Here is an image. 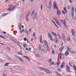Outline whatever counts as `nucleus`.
I'll return each instance as SVG.
<instances>
[{"label":"nucleus","mask_w":76,"mask_h":76,"mask_svg":"<svg viewBox=\"0 0 76 76\" xmlns=\"http://www.w3.org/2000/svg\"><path fill=\"white\" fill-rule=\"evenodd\" d=\"M53 6L54 8L56 9V10H57L56 12L57 15L58 16H60L61 14V13H60V10H58V6H57V3H56L55 1L53 2Z\"/></svg>","instance_id":"f257e3e1"},{"label":"nucleus","mask_w":76,"mask_h":76,"mask_svg":"<svg viewBox=\"0 0 76 76\" xmlns=\"http://www.w3.org/2000/svg\"><path fill=\"white\" fill-rule=\"evenodd\" d=\"M60 22L61 23H63L66 29H67V25H66V20L65 19H64V20H63L62 19L60 20Z\"/></svg>","instance_id":"f03ea898"},{"label":"nucleus","mask_w":76,"mask_h":76,"mask_svg":"<svg viewBox=\"0 0 76 76\" xmlns=\"http://www.w3.org/2000/svg\"><path fill=\"white\" fill-rule=\"evenodd\" d=\"M40 69H41V70H45V72H46L47 73H48V74H51V72L48 69H47V68H44L42 67L40 68Z\"/></svg>","instance_id":"7ed1b4c3"},{"label":"nucleus","mask_w":76,"mask_h":76,"mask_svg":"<svg viewBox=\"0 0 76 76\" xmlns=\"http://www.w3.org/2000/svg\"><path fill=\"white\" fill-rule=\"evenodd\" d=\"M67 51H68L69 52H70L72 54H75L76 53L75 52H74L73 50L71 49L70 48V47H67Z\"/></svg>","instance_id":"20e7f679"},{"label":"nucleus","mask_w":76,"mask_h":76,"mask_svg":"<svg viewBox=\"0 0 76 76\" xmlns=\"http://www.w3.org/2000/svg\"><path fill=\"white\" fill-rule=\"evenodd\" d=\"M37 16H38V14L37 13H35L33 15V20H34V19H35L36 18H37Z\"/></svg>","instance_id":"39448f33"},{"label":"nucleus","mask_w":76,"mask_h":76,"mask_svg":"<svg viewBox=\"0 0 76 76\" xmlns=\"http://www.w3.org/2000/svg\"><path fill=\"white\" fill-rule=\"evenodd\" d=\"M51 4H52L51 1V0L49 3V4L48 6H47V4H46V6L47 7L48 9H51Z\"/></svg>","instance_id":"423d86ee"},{"label":"nucleus","mask_w":76,"mask_h":76,"mask_svg":"<svg viewBox=\"0 0 76 76\" xmlns=\"http://www.w3.org/2000/svg\"><path fill=\"white\" fill-rule=\"evenodd\" d=\"M30 13V11H29L28 13H27L26 15V20L27 22H28V17Z\"/></svg>","instance_id":"0eeeda50"},{"label":"nucleus","mask_w":76,"mask_h":76,"mask_svg":"<svg viewBox=\"0 0 76 76\" xmlns=\"http://www.w3.org/2000/svg\"><path fill=\"white\" fill-rule=\"evenodd\" d=\"M48 35L49 38L50 39V40H51V41H53L54 40H53V39L52 38V36H51V34L50 33H48Z\"/></svg>","instance_id":"6e6552de"},{"label":"nucleus","mask_w":76,"mask_h":76,"mask_svg":"<svg viewBox=\"0 0 76 76\" xmlns=\"http://www.w3.org/2000/svg\"><path fill=\"white\" fill-rule=\"evenodd\" d=\"M66 70H67L68 72H70V68H69V66H68V65H66Z\"/></svg>","instance_id":"1a4fd4ad"},{"label":"nucleus","mask_w":76,"mask_h":76,"mask_svg":"<svg viewBox=\"0 0 76 76\" xmlns=\"http://www.w3.org/2000/svg\"><path fill=\"white\" fill-rule=\"evenodd\" d=\"M51 34L52 35H53V36H54V37H57V34L53 31H52L51 32Z\"/></svg>","instance_id":"9d476101"},{"label":"nucleus","mask_w":76,"mask_h":76,"mask_svg":"<svg viewBox=\"0 0 76 76\" xmlns=\"http://www.w3.org/2000/svg\"><path fill=\"white\" fill-rule=\"evenodd\" d=\"M43 42L45 44V45L46 46L48 45V42L47 41L43 40Z\"/></svg>","instance_id":"9b49d317"},{"label":"nucleus","mask_w":76,"mask_h":76,"mask_svg":"<svg viewBox=\"0 0 76 76\" xmlns=\"http://www.w3.org/2000/svg\"><path fill=\"white\" fill-rule=\"evenodd\" d=\"M65 65L64 62H62L61 65V68H63L64 67Z\"/></svg>","instance_id":"f8f14e48"},{"label":"nucleus","mask_w":76,"mask_h":76,"mask_svg":"<svg viewBox=\"0 0 76 76\" xmlns=\"http://www.w3.org/2000/svg\"><path fill=\"white\" fill-rule=\"evenodd\" d=\"M71 32H72V33L73 34V37H75V34H74V33H76L75 31L73 30V29L71 30Z\"/></svg>","instance_id":"ddd939ff"},{"label":"nucleus","mask_w":76,"mask_h":76,"mask_svg":"<svg viewBox=\"0 0 76 76\" xmlns=\"http://www.w3.org/2000/svg\"><path fill=\"white\" fill-rule=\"evenodd\" d=\"M64 46H62L61 47V48H60V49H59L60 51L61 52V51H63V50H64Z\"/></svg>","instance_id":"4468645a"},{"label":"nucleus","mask_w":76,"mask_h":76,"mask_svg":"<svg viewBox=\"0 0 76 76\" xmlns=\"http://www.w3.org/2000/svg\"><path fill=\"white\" fill-rule=\"evenodd\" d=\"M69 53L68 52H66L65 53H64V56H67L69 55Z\"/></svg>","instance_id":"2eb2a0df"},{"label":"nucleus","mask_w":76,"mask_h":76,"mask_svg":"<svg viewBox=\"0 0 76 76\" xmlns=\"http://www.w3.org/2000/svg\"><path fill=\"white\" fill-rule=\"evenodd\" d=\"M23 57L25 58H26V59H27V60H30V59L29 58V57H28V56H23Z\"/></svg>","instance_id":"dca6fc26"},{"label":"nucleus","mask_w":76,"mask_h":76,"mask_svg":"<svg viewBox=\"0 0 76 76\" xmlns=\"http://www.w3.org/2000/svg\"><path fill=\"white\" fill-rule=\"evenodd\" d=\"M47 51H50V48H49V47L48 45H47Z\"/></svg>","instance_id":"f3484780"},{"label":"nucleus","mask_w":76,"mask_h":76,"mask_svg":"<svg viewBox=\"0 0 76 76\" xmlns=\"http://www.w3.org/2000/svg\"><path fill=\"white\" fill-rule=\"evenodd\" d=\"M72 10H71V12H73V11L75 12V9L73 8V7H72Z\"/></svg>","instance_id":"a211bd4d"},{"label":"nucleus","mask_w":76,"mask_h":76,"mask_svg":"<svg viewBox=\"0 0 76 76\" xmlns=\"http://www.w3.org/2000/svg\"><path fill=\"white\" fill-rule=\"evenodd\" d=\"M59 58L60 60H61V53H60L59 54Z\"/></svg>","instance_id":"6ab92c4d"},{"label":"nucleus","mask_w":76,"mask_h":76,"mask_svg":"<svg viewBox=\"0 0 76 76\" xmlns=\"http://www.w3.org/2000/svg\"><path fill=\"white\" fill-rule=\"evenodd\" d=\"M56 74L57 75V76H61V75L59 74V73L57 72H56Z\"/></svg>","instance_id":"aec40b11"},{"label":"nucleus","mask_w":76,"mask_h":76,"mask_svg":"<svg viewBox=\"0 0 76 76\" xmlns=\"http://www.w3.org/2000/svg\"><path fill=\"white\" fill-rule=\"evenodd\" d=\"M73 67H74V70L75 72H76V66L75 65H73Z\"/></svg>","instance_id":"412c9836"},{"label":"nucleus","mask_w":76,"mask_h":76,"mask_svg":"<svg viewBox=\"0 0 76 76\" xmlns=\"http://www.w3.org/2000/svg\"><path fill=\"white\" fill-rule=\"evenodd\" d=\"M16 7H17V6H15V7H13V8H12V9H11V10H12V11L14 10H15V8H16Z\"/></svg>","instance_id":"4be33fe9"},{"label":"nucleus","mask_w":76,"mask_h":76,"mask_svg":"<svg viewBox=\"0 0 76 76\" xmlns=\"http://www.w3.org/2000/svg\"><path fill=\"white\" fill-rule=\"evenodd\" d=\"M54 42L56 43H58V39L57 38H56L54 40Z\"/></svg>","instance_id":"5701e85b"},{"label":"nucleus","mask_w":76,"mask_h":76,"mask_svg":"<svg viewBox=\"0 0 76 76\" xmlns=\"http://www.w3.org/2000/svg\"><path fill=\"white\" fill-rule=\"evenodd\" d=\"M65 12L66 13H67V10H66V7H64L63 8Z\"/></svg>","instance_id":"b1692460"},{"label":"nucleus","mask_w":76,"mask_h":76,"mask_svg":"<svg viewBox=\"0 0 76 76\" xmlns=\"http://www.w3.org/2000/svg\"><path fill=\"white\" fill-rule=\"evenodd\" d=\"M57 24H58L59 26H61V25H60V22H59L58 21L56 22Z\"/></svg>","instance_id":"393cba45"},{"label":"nucleus","mask_w":76,"mask_h":76,"mask_svg":"<svg viewBox=\"0 0 76 76\" xmlns=\"http://www.w3.org/2000/svg\"><path fill=\"white\" fill-rule=\"evenodd\" d=\"M23 46L24 47V48H25L26 47H27V45H26V44H23Z\"/></svg>","instance_id":"a878e982"},{"label":"nucleus","mask_w":76,"mask_h":76,"mask_svg":"<svg viewBox=\"0 0 76 76\" xmlns=\"http://www.w3.org/2000/svg\"><path fill=\"white\" fill-rule=\"evenodd\" d=\"M9 65V63H6L5 64V66H8Z\"/></svg>","instance_id":"bb28decb"},{"label":"nucleus","mask_w":76,"mask_h":76,"mask_svg":"<svg viewBox=\"0 0 76 76\" xmlns=\"http://www.w3.org/2000/svg\"><path fill=\"white\" fill-rule=\"evenodd\" d=\"M53 19L57 22V19L55 17H53Z\"/></svg>","instance_id":"cd10ccee"},{"label":"nucleus","mask_w":76,"mask_h":76,"mask_svg":"<svg viewBox=\"0 0 76 76\" xmlns=\"http://www.w3.org/2000/svg\"><path fill=\"white\" fill-rule=\"evenodd\" d=\"M67 40L68 41H70V38L69 37H68L67 38Z\"/></svg>","instance_id":"c85d7f7f"},{"label":"nucleus","mask_w":76,"mask_h":76,"mask_svg":"<svg viewBox=\"0 0 76 76\" xmlns=\"http://www.w3.org/2000/svg\"><path fill=\"white\" fill-rule=\"evenodd\" d=\"M39 49L40 50H41V45L39 44Z\"/></svg>","instance_id":"c756f323"},{"label":"nucleus","mask_w":76,"mask_h":76,"mask_svg":"<svg viewBox=\"0 0 76 76\" xmlns=\"http://www.w3.org/2000/svg\"><path fill=\"white\" fill-rule=\"evenodd\" d=\"M17 44H18V45H19V46H20V48H22V47L21 46V45H20V43H19L17 42Z\"/></svg>","instance_id":"7c9ffc66"},{"label":"nucleus","mask_w":76,"mask_h":76,"mask_svg":"<svg viewBox=\"0 0 76 76\" xmlns=\"http://www.w3.org/2000/svg\"><path fill=\"white\" fill-rule=\"evenodd\" d=\"M35 56H36L37 57H40V56L37 54H36Z\"/></svg>","instance_id":"2f4dec72"},{"label":"nucleus","mask_w":76,"mask_h":76,"mask_svg":"<svg viewBox=\"0 0 76 76\" xmlns=\"http://www.w3.org/2000/svg\"><path fill=\"white\" fill-rule=\"evenodd\" d=\"M48 62H49V63H51V62H52V61H51V58H50L49 59V61H48Z\"/></svg>","instance_id":"473e14b6"},{"label":"nucleus","mask_w":76,"mask_h":76,"mask_svg":"<svg viewBox=\"0 0 76 76\" xmlns=\"http://www.w3.org/2000/svg\"><path fill=\"white\" fill-rule=\"evenodd\" d=\"M62 38H65V35H64V34L62 33Z\"/></svg>","instance_id":"72a5a7b5"},{"label":"nucleus","mask_w":76,"mask_h":76,"mask_svg":"<svg viewBox=\"0 0 76 76\" xmlns=\"http://www.w3.org/2000/svg\"><path fill=\"white\" fill-rule=\"evenodd\" d=\"M71 13L72 17H73V16H74V13H73V12H71Z\"/></svg>","instance_id":"f704fd0d"},{"label":"nucleus","mask_w":76,"mask_h":76,"mask_svg":"<svg viewBox=\"0 0 76 76\" xmlns=\"http://www.w3.org/2000/svg\"><path fill=\"white\" fill-rule=\"evenodd\" d=\"M0 37L2 38L3 39H5V37H3V36H1V35H0Z\"/></svg>","instance_id":"c9c22d12"},{"label":"nucleus","mask_w":76,"mask_h":76,"mask_svg":"<svg viewBox=\"0 0 76 76\" xmlns=\"http://www.w3.org/2000/svg\"><path fill=\"white\" fill-rule=\"evenodd\" d=\"M8 59L9 60H12V58H10V57H8Z\"/></svg>","instance_id":"e433bc0d"},{"label":"nucleus","mask_w":76,"mask_h":76,"mask_svg":"<svg viewBox=\"0 0 76 76\" xmlns=\"http://www.w3.org/2000/svg\"><path fill=\"white\" fill-rule=\"evenodd\" d=\"M43 1L45 2V3L46 6H47V1H46V0H43Z\"/></svg>","instance_id":"4c0bfd02"},{"label":"nucleus","mask_w":76,"mask_h":76,"mask_svg":"<svg viewBox=\"0 0 76 76\" xmlns=\"http://www.w3.org/2000/svg\"><path fill=\"white\" fill-rule=\"evenodd\" d=\"M12 6H13V4H10V6H9V7H12Z\"/></svg>","instance_id":"58836bf2"},{"label":"nucleus","mask_w":76,"mask_h":76,"mask_svg":"<svg viewBox=\"0 0 76 76\" xmlns=\"http://www.w3.org/2000/svg\"><path fill=\"white\" fill-rule=\"evenodd\" d=\"M25 32H26V34H28V31H27V30H26Z\"/></svg>","instance_id":"ea45409f"},{"label":"nucleus","mask_w":76,"mask_h":76,"mask_svg":"<svg viewBox=\"0 0 76 76\" xmlns=\"http://www.w3.org/2000/svg\"><path fill=\"white\" fill-rule=\"evenodd\" d=\"M19 60H20L21 61H22V62H23V60H22V59L21 58H19Z\"/></svg>","instance_id":"a19ab883"},{"label":"nucleus","mask_w":76,"mask_h":76,"mask_svg":"<svg viewBox=\"0 0 76 76\" xmlns=\"http://www.w3.org/2000/svg\"><path fill=\"white\" fill-rule=\"evenodd\" d=\"M17 54H19V55H22V53L20 52H18L17 53Z\"/></svg>","instance_id":"79ce46f5"},{"label":"nucleus","mask_w":76,"mask_h":76,"mask_svg":"<svg viewBox=\"0 0 76 76\" xmlns=\"http://www.w3.org/2000/svg\"><path fill=\"white\" fill-rule=\"evenodd\" d=\"M42 36H40L39 37L40 40H42Z\"/></svg>","instance_id":"37998d69"},{"label":"nucleus","mask_w":76,"mask_h":76,"mask_svg":"<svg viewBox=\"0 0 76 76\" xmlns=\"http://www.w3.org/2000/svg\"><path fill=\"white\" fill-rule=\"evenodd\" d=\"M62 13L63 14H64V15H66V12H64V10L62 11Z\"/></svg>","instance_id":"c03bdc74"},{"label":"nucleus","mask_w":76,"mask_h":76,"mask_svg":"<svg viewBox=\"0 0 76 76\" xmlns=\"http://www.w3.org/2000/svg\"><path fill=\"white\" fill-rule=\"evenodd\" d=\"M7 10H8V11H12V9L10 8L9 9Z\"/></svg>","instance_id":"a18cd8bd"},{"label":"nucleus","mask_w":76,"mask_h":76,"mask_svg":"<svg viewBox=\"0 0 76 76\" xmlns=\"http://www.w3.org/2000/svg\"><path fill=\"white\" fill-rule=\"evenodd\" d=\"M40 43H43V41H42V40H40Z\"/></svg>","instance_id":"49530a36"},{"label":"nucleus","mask_w":76,"mask_h":76,"mask_svg":"<svg viewBox=\"0 0 76 76\" xmlns=\"http://www.w3.org/2000/svg\"><path fill=\"white\" fill-rule=\"evenodd\" d=\"M54 62H53L50 63V65H54Z\"/></svg>","instance_id":"de8ad7c7"},{"label":"nucleus","mask_w":76,"mask_h":76,"mask_svg":"<svg viewBox=\"0 0 76 76\" xmlns=\"http://www.w3.org/2000/svg\"><path fill=\"white\" fill-rule=\"evenodd\" d=\"M52 54H54V53H55V52H54V51L53 50L52 52Z\"/></svg>","instance_id":"09e8293b"},{"label":"nucleus","mask_w":76,"mask_h":76,"mask_svg":"<svg viewBox=\"0 0 76 76\" xmlns=\"http://www.w3.org/2000/svg\"><path fill=\"white\" fill-rule=\"evenodd\" d=\"M23 40L24 41H26V38H24Z\"/></svg>","instance_id":"8fccbe9b"},{"label":"nucleus","mask_w":76,"mask_h":76,"mask_svg":"<svg viewBox=\"0 0 76 76\" xmlns=\"http://www.w3.org/2000/svg\"><path fill=\"white\" fill-rule=\"evenodd\" d=\"M70 6L68 5V9H70Z\"/></svg>","instance_id":"3c124183"},{"label":"nucleus","mask_w":76,"mask_h":76,"mask_svg":"<svg viewBox=\"0 0 76 76\" xmlns=\"http://www.w3.org/2000/svg\"><path fill=\"white\" fill-rule=\"evenodd\" d=\"M41 51H42L44 52V51H45V50H44V49H42Z\"/></svg>","instance_id":"603ef678"},{"label":"nucleus","mask_w":76,"mask_h":76,"mask_svg":"<svg viewBox=\"0 0 76 76\" xmlns=\"http://www.w3.org/2000/svg\"><path fill=\"white\" fill-rule=\"evenodd\" d=\"M69 1L70 3H72V0H69Z\"/></svg>","instance_id":"864d4df0"},{"label":"nucleus","mask_w":76,"mask_h":76,"mask_svg":"<svg viewBox=\"0 0 76 76\" xmlns=\"http://www.w3.org/2000/svg\"><path fill=\"white\" fill-rule=\"evenodd\" d=\"M41 10H42V4L41 5Z\"/></svg>","instance_id":"5fc2aeb1"},{"label":"nucleus","mask_w":76,"mask_h":76,"mask_svg":"<svg viewBox=\"0 0 76 76\" xmlns=\"http://www.w3.org/2000/svg\"><path fill=\"white\" fill-rule=\"evenodd\" d=\"M26 50L27 51H29V49L28 48H26Z\"/></svg>","instance_id":"6e6d98bb"},{"label":"nucleus","mask_w":76,"mask_h":76,"mask_svg":"<svg viewBox=\"0 0 76 76\" xmlns=\"http://www.w3.org/2000/svg\"><path fill=\"white\" fill-rule=\"evenodd\" d=\"M54 25H55V26L56 27V28H58V27L57 26V25H56V24H55Z\"/></svg>","instance_id":"4d7b16f0"},{"label":"nucleus","mask_w":76,"mask_h":76,"mask_svg":"<svg viewBox=\"0 0 76 76\" xmlns=\"http://www.w3.org/2000/svg\"><path fill=\"white\" fill-rule=\"evenodd\" d=\"M57 34H58V35L59 36V38H61V37H60V34H59V33H58Z\"/></svg>","instance_id":"13d9d810"},{"label":"nucleus","mask_w":76,"mask_h":76,"mask_svg":"<svg viewBox=\"0 0 76 76\" xmlns=\"http://www.w3.org/2000/svg\"><path fill=\"white\" fill-rule=\"evenodd\" d=\"M64 41H65V37L62 38Z\"/></svg>","instance_id":"bf43d9fd"},{"label":"nucleus","mask_w":76,"mask_h":76,"mask_svg":"<svg viewBox=\"0 0 76 76\" xmlns=\"http://www.w3.org/2000/svg\"><path fill=\"white\" fill-rule=\"evenodd\" d=\"M69 65H70V66H71V67H72V65L71 64H70V62L69 63Z\"/></svg>","instance_id":"052dcab7"},{"label":"nucleus","mask_w":76,"mask_h":76,"mask_svg":"<svg viewBox=\"0 0 76 76\" xmlns=\"http://www.w3.org/2000/svg\"><path fill=\"white\" fill-rule=\"evenodd\" d=\"M33 36L34 37H35V33H33Z\"/></svg>","instance_id":"680f3d73"},{"label":"nucleus","mask_w":76,"mask_h":76,"mask_svg":"<svg viewBox=\"0 0 76 76\" xmlns=\"http://www.w3.org/2000/svg\"><path fill=\"white\" fill-rule=\"evenodd\" d=\"M16 57V58H18V59H19L20 58V57H19L18 56H17V57Z\"/></svg>","instance_id":"e2e57ef3"},{"label":"nucleus","mask_w":76,"mask_h":76,"mask_svg":"<svg viewBox=\"0 0 76 76\" xmlns=\"http://www.w3.org/2000/svg\"><path fill=\"white\" fill-rule=\"evenodd\" d=\"M0 44H1V45H4V44L1 43H0Z\"/></svg>","instance_id":"0e129e2a"},{"label":"nucleus","mask_w":76,"mask_h":76,"mask_svg":"<svg viewBox=\"0 0 76 76\" xmlns=\"http://www.w3.org/2000/svg\"><path fill=\"white\" fill-rule=\"evenodd\" d=\"M0 61L1 62H3V61L2 60H1V59H0Z\"/></svg>","instance_id":"69168bd1"},{"label":"nucleus","mask_w":76,"mask_h":76,"mask_svg":"<svg viewBox=\"0 0 76 76\" xmlns=\"http://www.w3.org/2000/svg\"><path fill=\"white\" fill-rule=\"evenodd\" d=\"M22 32H25V30L24 29H23L22 30Z\"/></svg>","instance_id":"338daca9"},{"label":"nucleus","mask_w":76,"mask_h":76,"mask_svg":"<svg viewBox=\"0 0 76 76\" xmlns=\"http://www.w3.org/2000/svg\"><path fill=\"white\" fill-rule=\"evenodd\" d=\"M4 76H7V75H6L5 74H3Z\"/></svg>","instance_id":"774afa93"}]
</instances>
